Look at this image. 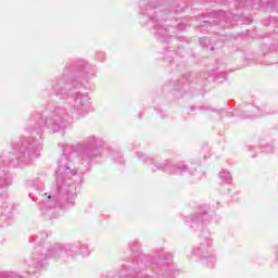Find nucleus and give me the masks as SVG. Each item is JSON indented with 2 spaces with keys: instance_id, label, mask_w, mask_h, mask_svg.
I'll return each instance as SVG.
<instances>
[{
  "instance_id": "nucleus-1",
  "label": "nucleus",
  "mask_w": 278,
  "mask_h": 278,
  "mask_svg": "<svg viewBox=\"0 0 278 278\" xmlns=\"http://www.w3.org/2000/svg\"><path fill=\"white\" fill-rule=\"evenodd\" d=\"M48 199H51V195H49Z\"/></svg>"
}]
</instances>
